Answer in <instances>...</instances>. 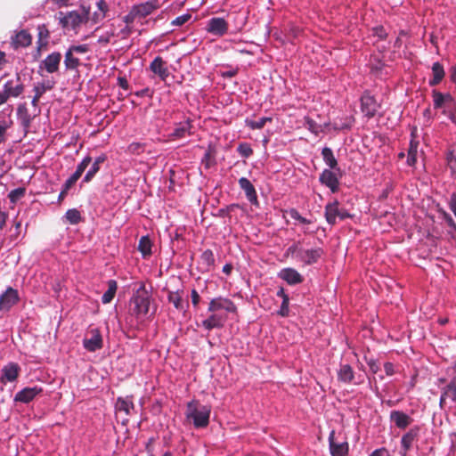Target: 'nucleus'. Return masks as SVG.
<instances>
[{
	"label": "nucleus",
	"mask_w": 456,
	"mask_h": 456,
	"mask_svg": "<svg viewBox=\"0 0 456 456\" xmlns=\"http://www.w3.org/2000/svg\"><path fill=\"white\" fill-rule=\"evenodd\" d=\"M211 408L201 404L197 400L187 403L185 416L191 419L196 428H203L208 426Z\"/></svg>",
	"instance_id": "f257e3e1"
},
{
	"label": "nucleus",
	"mask_w": 456,
	"mask_h": 456,
	"mask_svg": "<svg viewBox=\"0 0 456 456\" xmlns=\"http://www.w3.org/2000/svg\"><path fill=\"white\" fill-rule=\"evenodd\" d=\"M90 7L81 5L80 11H71L67 13L59 12V20L62 28H71L73 29L79 27L82 23H86L89 20Z\"/></svg>",
	"instance_id": "f03ea898"
},
{
	"label": "nucleus",
	"mask_w": 456,
	"mask_h": 456,
	"mask_svg": "<svg viewBox=\"0 0 456 456\" xmlns=\"http://www.w3.org/2000/svg\"><path fill=\"white\" fill-rule=\"evenodd\" d=\"M131 313L137 318L144 317L150 310L151 297L145 288L141 287L130 300Z\"/></svg>",
	"instance_id": "7ed1b4c3"
},
{
	"label": "nucleus",
	"mask_w": 456,
	"mask_h": 456,
	"mask_svg": "<svg viewBox=\"0 0 456 456\" xmlns=\"http://www.w3.org/2000/svg\"><path fill=\"white\" fill-rule=\"evenodd\" d=\"M338 217L340 220L346 218H352L353 216L345 208H339V203L335 200L332 203H329L325 207V218L330 224H335L336 219Z\"/></svg>",
	"instance_id": "20e7f679"
},
{
	"label": "nucleus",
	"mask_w": 456,
	"mask_h": 456,
	"mask_svg": "<svg viewBox=\"0 0 456 456\" xmlns=\"http://www.w3.org/2000/svg\"><path fill=\"white\" fill-rule=\"evenodd\" d=\"M330 451L332 456H347L348 454V443L345 439H338L336 436L335 431L332 430L329 436Z\"/></svg>",
	"instance_id": "39448f33"
},
{
	"label": "nucleus",
	"mask_w": 456,
	"mask_h": 456,
	"mask_svg": "<svg viewBox=\"0 0 456 456\" xmlns=\"http://www.w3.org/2000/svg\"><path fill=\"white\" fill-rule=\"evenodd\" d=\"M380 108V104L378 103L374 96L370 95L369 93H364L361 97V110L365 117L368 118H373L379 109Z\"/></svg>",
	"instance_id": "423d86ee"
},
{
	"label": "nucleus",
	"mask_w": 456,
	"mask_h": 456,
	"mask_svg": "<svg viewBox=\"0 0 456 456\" xmlns=\"http://www.w3.org/2000/svg\"><path fill=\"white\" fill-rule=\"evenodd\" d=\"M435 109L444 108V113H447L456 106V102L449 94H442L436 90L432 92Z\"/></svg>",
	"instance_id": "0eeeda50"
},
{
	"label": "nucleus",
	"mask_w": 456,
	"mask_h": 456,
	"mask_svg": "<svg viewBox=\"0 0 456 456\" xmlns=\"http://www.w3.org/2000/svg\"><path fill=\"white\" fill-rule=\"evenodd\" d=\"M208 310L211 313H216L219 310H225L228 313H235L237 307L231 299L219 297L213 298L209 302Z\"/></svg>",
	"instance_id": "6e6552de"
},
{
	"label": "nucleus",
	"mask_w": 456,
	"mask_h": 456,
	"mask_svg": "<svg viewBox=\"0 0 456 456\" xmlns=\"http://www.w3.org/2000/svg\"><path fill=\"white\" fill-rule=\"evenodd\" d=\"M3 91L11 98H17L24 92V85L19 76L7 80L3 86Z\"/></svg>",
	"instance_id": "1a4fd4ad"
},
{
	"label": "nucleus",
	"mask_w": 456,
	"mask_h": 456,
	"mask_svg": "<svg viewBox=\"0 0 456 456\" xmlns=\"http://www.w3.org/2000/svg\"><path fill=\"white\" fill-rule=\"evenodd\" d=\"M91 337L83 340L84 347L89 352H95L103 346L102 337L98 329L90 330Z\"/></svg>",
	"instance_id": "9d476101"
},
{
	"label": "nucleus",
	"mask_w": 456,
	"mask_h": 456,
	"mask_svg": "<svg viewBox=\"0 0 456 456\" xmlns=\"http://www.w3.org/2000/svg\"><path fill=\"white\" fill-rule=\"evenodd\" d=\"M207 31L212 35L222 37L228 31V23L224 18H211L208 22Z\"/></svg>",
	"instance_id": "9b49d317"
},
{
	"label": "nucleus",
	"mask_w": 456,
	"mask_h": 456,
	"mask_svg": "<svg viewBox=\"0 0 456 456\" xmlns=\"http://www.w3.org/2000/svg\"><path fill=\"white\" fill-rule=\"evenodd\" d=\"M19 301L18 291L12 288H8L0 297V310L8 311Z\"/></svg>",
	"instance_id": "f8f14e48"
},
{
	"label": "nucleus",
	"mask_w": 456,
	"mask_h": 456,
	"mask_svg": "<svg viewBox=\"0 0 456 456\" xmlns=\"http://www.w3.org/2000/svg\"><path fill=\"white\" fill-rule=\"evenodd\" d=\"M61 61V53L53 52L46 56V58L41 62L39 68L45 69L48 73H54L59 70Z\"/></svg>",
	"instance_id": "ddd939ff"
},
{
	"label": "nucleus",
	"mask_w": 456,
	"mask_h": 456,
	"mask_svg": "<svg viewBox=\"0 0 456 456\" xmlns=\"http://www.w3.org/2000/svg\"><path fill=\"white\" fill-rule=\"evenodd\" d=\"M324 251L322 248L305 249L300 252L299 261L303 262L305 265H311L319 261V259L323 256Z\"/></svg>",
	"instance_id": "4468645a"
},
{
	"label": "nucleus",
	"mask_w": 456,
	"mask_h": 456,
	"mask_svg": "<svg viewBox=\"0 0 456 456\" xmlns=\"http://www.w3.org/2000/svg\"><path fill=\"white\" fill-rule=\"evenodd\" d=\"M138 18H145L160 7L159 0H149L132 6Z\"/></svg>",
	"instance_id": "2eb2a0df"
},
{
	"label": "nucleus",
	"mask_w": 456,
	"mask_h": 456,
	"mask_svg": "<svg viewBox=\"0 0 456 456\" xmlns=\"http://www.w3.org/2000/svg\"><path fill=\"white\" fill-rule=\"evenodd\" d=\"M192 128L191 121L190 119H186L178 123L168 137L172 140L184 138L193 134Z\"/></svg>",
	"instance_id": "dca6fc26"
},
{
	"label": "nucleus",
	"mask_w": 456,
	"mask_h": 456,
	"mask_svg": "<svg viewBox=\"0 0 456 456\" xmlns=\"http://www.w3.org/2000/svg\"><path fill=\"white\" fill-rule=\"evenodd\" d=\"M239 185L242 191H244L248 200L255 206H258V200L256 189L252 183L246 177L239 179Z\"/></svg>",
	"instance_id": "f3484780"
},
{
	"label": "nucleus",
	"mask_w": 456,
	"mask_h": 456,
	"mask_svg": "<svg viewBox=\"0 0 456 456\" xmlns=\"http://www.w3.org/2000/svg\"><path fill=\"white\" fill-rule=\"evenodd\" d=\"M320 182L330 189L332 192H337L339 187L338 178L330 169H324L320 175Z\"/></svg>",
	"instance_id": "a211bd4d"
},
{
	"label": "nucleus",
	"mask_w": 456,
	"mask_h": 456,
	"mask_svg": "<svg viewBox=\"0 0 456 456\" xmlns=\"http://www.w3.org/2000/svg\"><path fill=\"white\" fill-rule=\"evenodd\" d=\"M42 391L43 389L38 387H25L15 395L14 401L28 403Z\"/></svg>",
	"instance_id": "6ab92c4d"
},
{
	"label": "nucleus",
	"mask_w": 456,
	"mask_h": 456,
	"mask_svg": "<svg viewBox=\"0 0 456 456\" xmlns=\"http://www.w3.org/2000/svg\"><path fill=\"white\" fill-rule=\"evenodd\" d=\"M150 69L158 75L161 80L165 81L169 75L168 69L166 66V61L160 57L157 56L150 64Z\"/></svg>",
	"instance_id": "aec40b11"
},
{
	"label": "nucleus",
	"mask_w": 456,
	"mask_h": 456,
	"mask_svg": "<svg viewBox=\"0 0 456 456\" xmlns=\"http://www.w3.org/2000/svg\"><path fill=\"white\" fill-rule=\"evenodd\" d=\"M183 290L168 291L167 299L169 303L173 304L175 309L186 312L189 308V303L183 301Z\"/></svg>",
	"instance_id": "412c9836"
},
{
	"label": "nucleus",
	"mask_w": 456,
	"mask_h": 456,
	"mask_svg": "<svg viewBox=\"0 0 456 456\" xmlns=\"http://www.w3.org/2000/svg\"><path fill=\"white\" fill-rule=\"evenodd\" d=\"M279 277L286 281L289 285H296L303 281L302 275L293 268H284L279 273Z\"/></svg>",
	"instance_id": "4be33fe9"
},
{
	"label": "nucleus",
	"mask_w": 456,
	"mask_h": 456,
	"mask_svg": "<svg viewBox=\"0 0 456 456\" xmlns=\"http://www.w3.org/2000/svg\"><path fill=\"white\" fill-rule=\"evenodd\" d=\"M20 370V366L17 363H8L1 370V380L4 381L5 379L6 381L13 382L17 379Z\"/></svg>",
	"instance_id": "5701e85b"
},
{
	"label": "nucleus",
	"mask_w": 456,
	"mask_h": 456,
	"mask_svg": "<svg viewBox=\"0 0 456 456\" xmlns=\"http://www.w3.org/2000/svg\"><path fill=\"white\" fill-rule=\"evenodd\" d=\"M390 419L401 429L406 428L412 421L411 418L401 411H393L390 413Z\"/></svg>",
	"instance_id": "b1692460"
},
{
	"label": "nucleus",
	"mask_w": 456,
	"mask_h": 456,
	"mask_svg": "<svg viewBox=\"0 0 456 456\" xmlns=\"http://www.w3.org/2000/svg\"><path fill=\"white\" fill-rule=\"evenodd\" d=\"M32 37L27 30H20L12 38V46L17 49L20 47H27L31 45Z\"/></svg>",
	"instance_id": "393cba45"
},
{
	"label": "nucleus",
	"mask_w": 456,
	"mask_h": 456,
	"mask_svg": "<svg viewBox=\"0 0 456 456\" xmlns=\"http://www.w3.org/2000/svg\"><path fill=\"white\" fill-rule=\"evenodd\" d=\"M225 322V317L213 313L208 319L202 322V326L208 330H211L213 329L222 328Z\"/></svg>",
	"instance_id": "a878e982"
},
{
	"label": "nucleus",
	"mask_w": 456,
	"mask_h": 456,
	"mask_svg": "<svg viewBox=\"0 0 456 456\" xmlns=\"http://www.w3.org/2000/svg\"><path fill=\"white\" fill-rule=\"evenodd\" d=\"M107 156L105 154H101L100 156H98L94 159L89 170L86 172V175L84 176L83 182L89 183L90 181H92L94 175L99 172L101 164L105 162Z\"/></svg>",
	"instance_id": "bb28decb"
},
{
	"label": "nucleus",
	"mask_w": 456,
	"mask_h": 456,
	"mask_svg": "<svg viewBox=\"0 0 456 456\" xmlns=\"http://www.w3.org/2000/svg\"><path fill=\"white\" fill-rule=\"evenodd\" d=\"M445 72L443 65L440 62H435L432 65V78L429 80L428 84L430 86H435L441 83L443 78L444 77Z\"/></svg>",
	"instance_id": "cd10ccee"
},
{
	"label": "nucleus",
	"mask_w": 456,
	"mask_h": 456,
	"mask_svg": "<svg viewBox=\"0 0 456 456\" xmlns=\"http://www.w3.org/2000/svg\"><path fill=\"white\" fill-rule=\"evenodd\" d=\"M38 31V39H37V53L40 54L41 48L45 47L48 44V38L50 37V32L47 27L45 24L39 25L37 27Z\"/></svg>",
	"instance_id": "c85d7f7f"
},
{
	"label": "nucleus",
	"mask_w": 456,
	"mask_h": 456,
	"mask_svg": "<svg viewBox=\"0 0 456 456\" xmlns=\"http://www.w3.org/2000/svg\"><path fill=\"white\" fill-rule=\"evenodd\" d=\"M354 370L349 364H342L338 371V379L344 383H350L354 379Z\"/></svg>",
	"instance_id": "c756f323"
},
{
	"label": "nucleus",
	"mask_w": 456,
	"mask_h": 456,
	"mask_svg": "<svg viewBox=\"0 0 456 456\" xmlns=\"http://www.w3.org/2000/svg\"><path fill=\"white\" fill-rule=\"evenodd\" d=\"M418 431L419 428H412L403 436L401 444L403 448V455H405L411 447L413 441L418 436Z\"/></svg>",
	"instance_id": "7c9ffc66"
},
{
	"label": "nucleus",
	"mask_w": 456,
	"mask_h": 456,
	"mask_svg": "<svg viewBox=\"0 0 456 456\" xmlns=\"http://www.w3.org/2000/svg\"><path fill=\"white\" fill-rule=\"evenodd\" d=\"M80 60L70 50H67L64 55V65L67 70L77 69L80 66Z\"/></svg>",
	"instance_id": "2f4dec72"
},
{
	"label": "nucleus",
	"mask_w": 456,
	"mask_h": 456,
	"mask_svg": "<svg viewBox=\"0 0 456 456\" xmlns=\"http://www.w3.org/2000/svg\"><path fill=\"white\" fill-rule=\"evenodd\" d=\"M322 156L324 162L330 167V169L339 170V168L338 167V161L330 148L324 147L322 151Z\"/></svg>",
	"instance_id": "473e14b6"
},
{
	"label": "nucleus",
	"mask_w": 456,
	"mask_h": 456,
	"mask_svg": "<svg viewBox=\"0 0 456 456\" xmlns=\"http://www.w3.org/2000/svg\"><path fill=\"white\" fill-rule=\"evenodd\" d=\"M116 409L118 411H123L127 416L130 414L132 409H134V403L129 397H118L116 403Z\"/></svg>",
	"instance_id": "72a5a7b5"
},
{
	"label": "nucleus",
	"mask_w": 456,
	"mask_h": 456,
	"mask_svg": "<svg viewBox=\"0 0 456 456\" xmlns=\"http://www.w3.org/2000/svg\"><path fill=\"white\" fill-rule=\"evenodd\" d=\"M117 289H118L117 281L114 280H110L108 281V289L104 292V294L102 297V302L103 304L110 303L112 301L113 297H115Z\"/></svg>",
	"instance_id": "f704fd0d"
},
{
	"label": "nucleus",
	"mask_w": 456,
	"mask_h": 456,
	"mask_svg": "<svg viewBox=\"0 0 456 456\" xmlns=\"http://www.w3.org/2000/svg\"><path fill=\"white\" fill-rule=\"evenodd\" d=\"M441 393L444 397L456 402V378L452 379L445 387L442 388Z\"/></svg>",
	"instance_id": "c9c22d12"
},
{
	"label": "nucleus",
	"mask_w": 456,
	"mask_h": 456,
	"mask_svg": "<svg viewBox=\"0 0 456 456\" xmlns=\"http://www.w3.org/2000/svg\"><path fill=\"white\" fill-rule=\"evenodd\" d=\"M151 240L148 236H142L139 240L138 250L142 253L143 257L150 256L151 255Z\"/></svg>",
	"instance_id": "e433bc0d"
},
{
	"label": "nucleus",
	"mask_w": 456,
	"mask_h": 456,
	"mask_svg": "<svg viewBox=\"0 0 456 456\" xmlns=\"http://www.w3.org/2000/svg\"><path fill=\"white\" fill-rule=\"evenodd\" d=\"M200 262L204 268L208 271L215 264V256L211 249H207L200 256Z\"/></svg>",
	"instance_id": "4c0bfd02"
},
{
	"label": "nucleus",
	"mask_w": 456,
	"mask_h": 456,
	"mask_svg": "<svg viewBox=\"0 0 456 456\" xmlns=\"http://www.w3.org/2000/svg\"><path fill=\"white\" fill-rule=\"evenodd\" d=\"M447 166L452 175H456V149L450 148L446 153Z\"/></svg>",
	"instance_id": "58836bf2"
},
{
	"label": "nucleus",
	"mask_w": 456,
	"mask_h": 456,
	"mask_svg": "<svg viewBox=\"0 0 456 456\" xmlns=\"http://www.w3.org/2000/svg\"><path fill=\"white\" fill-rule=\"evenodd\" d=\"M267 122H272V118L263 117L257 120L246 119V126L253 130L262 129Z\"/></svg>",
	"instance_id": "ea45409f"
},
{
	"label": "nucleus",
	"mask_w": 456,
	"mask_h": 456,
	"mask_svg": "<svg viewBox=\"0 0 456 456\" xmlns=\"http://www.w3.org/2000/svg\"><path fill=\"white\" fill-rule=\"evenodd\" d=\"M18 116L20 117L21 123L24 126L28 127L30 125V116L28 113V110L25 104L20 105L17 110Z\"/></svg>",
	"instance_id": "a19ab883"
},
{
	"label": "nucleus",
	"mask_w": 456,
	"mask_h": 456,
	"mask_svg": "<svg viewBox=\"0 0 456 456\" xmlns=\"http://www.w3.org/2000/svg\"><path fill=\"white\" fill-rule=\"evenodd\" d=\"M97 6L100 10V12H94L93 20L96 23L100 20H102L105 17L106 12L108 11V5L104 0H99L97 2Z\"/></svg>",
	"instance_id": "79ce46f5"
},
{
	"label": "nucleus",
	"mask_w": 456,
	"mask_h": 456,
	"mask_svg": "<svg viewBox=\"0 0 456 456\" xmlns=\"http://www.w3.org/2000/svg\"><path fill=\"white\" fill-rule=\"evenodd\" d=\"M65 217L71 224H77L82 220L80 212L76 208L69 209L66 212Z\"/></svg>",
	"instance_id": "37998d69"
},
{
	"label": "nucleus",
	"mask_w": 456,
	"mask_h": 456,
	"mask_svg": "<svg viewBox=\"0 0 456 456\" xmlns=\"http://www.w3.org/2000/svg\"><path fill=\"white\" fill-rule=\"evenodd\" d=\"M26 189L24 187H19L11 191L8 194V198L12 203H16L22 197H24Z\"/></svg>",
	"instance_id": "c03bdc74"
},
{
	"label": "nucleus",
	"mask_w": 456,
	"mask_h": 456,
	"mask_svg": "<svg viewBox=\"0 0 456 456\" xmlns=\"http://www.w3.org/2000/svg\"><path fill=\"white\" fill-rule=\"evenodd\" d=\"M237 151L243 158H248L253 154V150L251 146L247 142H241L239 144L237 148Z\"/></svg>",
	"instance_id": "a18cd8bd"
},
{
	"label": "nucleus",
	"mask_w": 456,
	"mask_h": 456,
	"mask_svg": "<svg viewBox=\"0 0 456 456\" xmlns=\"http://www.w3.org/2000/svg\"><path fill=\"white\" fill-rule=\"evenodd\" d=\"M91 162L92 158L90 156L85 157L83 160L77 165L75 173L78 174L81 176Z\"/></svg>",
	"instance_id": "49530a36"
},
{
	"label": "nucleus",
	"mask_w": 456,
	"mask_h": 456,
	"mask_svg": "<svg viewBox=\"0 0 456 456\" xmlns=\"http://www.w3.org/2000/svg\"><path fill=\"white\" fill-rule=\"evenodd\" d=\"M439 213L441 214L443 219L446 222L447 225L456 232V223L452 216L444 209H439Z\"/></svg>",
	"instance_id": "de8ad7c7"
},
{
	"label": "nucleus",
	"mask_w": 456,
	"mask_h": 456,
	"mask_svg": "<svg viewBox=\"0 0 456 456\" xmlns=\"http://www.w3.org/2000/svg\"><path fill=\"white\" fill-rule=\"evenodd\" d=\"M12 121L7 120H0V143L5 141V133L6 130L11 126Z\"/></svg>",
	"instance_id": "09e8293b"
},
{
	"label": "nucleus",
	"mask_w": 456,
	"mask_h": 456,
	"mask_svg": "<svg viewBox=\"0 0 456 456\" xmlns=\"http://www.w3.org/2000/svg\"><path fill=\"white\" fill-rule=\"evenodd\" d=\"M191 18V15L190 13H185L181 16L176 17L175 20L171 21V25L180 27L185 24L187 21L190 20Z\"/></svg>",
	"instance_id": "8fccbe9b"
},
{
	"label": "nucleus",
	"mask_w": 456,
	"mask_h": 456,
	"mask_svg": "<svg viewBox=\"0 0 456 456\" xmlns=\"http://www.w3.org/2000/svg\"><path fill=\"white\" fill-rule=\"evenodd\" d=\"M289 297H285L284 300H282L281 308L278 311V314L282 317H287L289 314Z\"/></svg>",
	"instance_id": "3c124183"
},
{
	"label": "nucleus",
	"mask_w": 456,
	"mask_h": 456,
	"mask_svg": "<svg viewBox=\"0 0 456 456\" xmlns=\"http://www.w3.org/2000/svg\"><path fill=\"white\" fill-rule=\"evenodd\" d=\"M289 216L291 218L298 221L299 223L303 224H311V221L303 217L299 212L297 210V209H290L289 211Z\"/></svg>",
	"instance_id": "603ef678"
},
{
	"label": "nucleus",
	"mask_w": 456,
	"mask_h": 456,
	"mask_svg": "<svg viewBox=\"0 0 456 456\" xmlns=\"http://www.w3.org/2000/svg\"><path fill=\"white\" fill-rule=\"evenodd\" d=\"M352 126L351 118H346V122H338L334 121L332 124V127L334 130H344L349 129Z\"/></svg>",
	"instance_id": "864d4df0"
},
{
	"label": "nucleus",
	"mask_w": 456,
	"mask_h": 456,
	"mask_svg": "<svg viewBox=\"0 0 456 456\" xmlns=\"http://www.w3.org/2000/svg\"><path fill=\"white\" fill-rule=\"evenodd\" d=\"M303 250V248L299 246V242L292 244L289 248L287 249L288 254L295 255L296 257L299 260L300 258V252Z\"/></svg>",
	"instance_id": "5fc2aeb1"
},
{
	"label": "nucleus",
	"mask_w": 456,
	"mask_h": 456,
	"mask_svg": "<svg viewBox=\"0 0 456 456\" xmlns=\"http://www.w3.org/2000/svg\"><path fill=\"white\" fill-rule=\"evenodd\" d=\"M373 36L379 37V39H385L387 36L385 28L382 26H377L372 28Z\"/></svg>",
	"instance_id": "6e6d98bb"
},
{
	"label": "nucleus",
	"mask_w": 456,
	"mask_h": 456,
	"mask_svg": "<svg viewBox=\"0 0 456 456\" xmlns=\"http://www.w3.org/2000/svg\"><path fill=\"white\" fill-rule=\"evenodd\" d=\"M69 50L73 53H86L89 51L87 45H71Z\"/></svg>",
	"instance_id": "4d7b16f0"
},
{
	"label": "nucleus",
	"mask_w": 456,
	"mask_h": 456,
	"mask_svg": "<svg viewBox=\"0 0 456 456\" xmlns=\"http://www.w3.org/2000/svg\"><path fill=\"white\" fill-rule=\"evenodd\" d=\"M80 177L81 176L78 174L74 172L71 175V176L66 180L65 183L63 184L64 186H66V190H69Z\"/></svg>",
	"instance_id": "13d9d810"
},
{
	"label": "nucleus",
	"mask_w": 456,
	"mask_h": 456,
	"mask_svg": "<svg viewBox=\"0 0 456 456\" xmlns=\"http://www.w3.org/2000/svg\"><path fill=\"white\" fill-rule=\"evenodd\" d=\"M306 125L308 130H310L314 134H318L321 132L320 126L311 118L306 119Z\"/></svg>",
	"instance_id": "bf43d9fd"
},
{
	"label": "nucleus",
	"mask_w": 456,
	"mask_h": 456,
	"mask_svg": "<svg viewBox=\"0 0 456 456\" xmlns=\"http://www.w3.org/2000/svg\"><path fill=\"white\" fill-rule=\"evenodd\" d=\"M448 206L456 217V192H452L448 200Z\"/></svg>",
	"instance_id": "052dcab7"
},
{
	"label": "nucleus",
	"mask_w": 456,
	"mask_h": 456,
	"mask_svg": "<svg viewBox=\"0 0 456 456\" xmlns=\"http://www.w3.org/2000/svg\"><path fill=\"white\" fill-rule=\"evenodd\" d=\"M367 364H368V366L370 367V371H371L373 374H376V373H378V372H379V363H378V362H377L376 360H374V359H372V358H371V359H369V360L367 361Z\"/></svg>",
	"instance_id": "680f3d73"
},
{
	"label": "nucleus",
	"mask_w": 456,
	"mask_h": 456,
	"mask_svg": "<svg viewBox=\"0 0 456 456\" xmlns=\"http://www.w3.org/2000/svg\"><path fill=\"white\" fill-rule=\"evenodd\" d=\"M136 18H138L136 12H134V8L132 7L129 11L128 14H126L124 18V21L126 23H132Z\"/></svg>",
	"instance_id": "e2e57ef3"
},
{
	"label": "nucleus",
	"mask_w": 456,
	"mask_h": 456,
	"mask_svg": "<svg viewBox=\"0 0 456 456\" xmlns=\"http://www.w3.org/2000/svg\"><path fill=\"white\" fill-rule=\"evenodd\" d=\"M200 301V296L199 295V293L197 292L196 289H192L191 290V304L194 308H198Z\"/></svg>",
	"instance_id": "0e129e2a"
},
{
	"label": "nucleus",
	"mask_w": 456,
	"mask_h": 456,
	"mask_svg": "<svg viewBox=\"0 0 456 456\" xmlns=\"http://www.w3.org/2000/svg\"><path fill=\"white\" fill-rule=\"evenodd\" d=\"M418 147H419V141H417L415 139H411V142H410V145H409V149H408V153L417 154L418 153Z\"/></svg>",
	"instance_id": "69168bd1"
},
{
	"label": "nucleus",
	"mask_w": 456,
	"mask_h": 456,
	"mask_svg": "<svg viewBox=\"0 0 456 456\" xmlns=\"http://www.w3.org/2000/svg\"><path fill=\"white\" fill-rule=\"evenodd\" d=\"M34 92L36 96L41 97L45 93V90L44 88V83L37 84L34 86Z\"/></svg>",
	"instance_id": "338daca9"
},
{
	"label": "nucleus",
	"mask_w": 456,
	"mask_h": 456,
	"mask_svg": "<svg viewBox=\"0 0 456 456\" xmlns=\"http://www.w3.org/2000/svg\"><path fill=\"white\" fill-rule=\"evenodd\" d=\"M384 369L387 376H392L395 373L394 364L392 362H386L384 364Z\"/></svg>",
	"instance_id": "774afa93"
}]
</instances>
